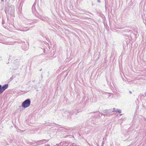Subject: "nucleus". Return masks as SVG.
<instances>
[{"label":"nucleus","mask_w":146,"mask_h":146,"mask_svg":"<svg viewBox=\"0 0 146 146\" xmlns=\"http://www.w3.org/2000/svg\"><path fill=\"white\" fill-rule=\"evenodd\" d=\"M1 85H0V90L1 89Z\"/></svg>","instance_id":"nucleus-6"},{"label":"nucleus","mask_w":146,"mask_h":146,"mask_svg":"<svg viewBox=\"0 0 146 146\" xmlns=\"http://www.w3.org/2000/svg\"><path fill=\"white\" fill-rule=\"evenodd\" d=\"M117 110V111H118V112L119 113H121V110Z\"/></svg>","instance_id":"nucleus-3"},{"label":"nucleus","mask_w":146,"mask_h":146,"mask_svg":"<svg viewBox=\"0 0 146 146\" xmlns=\"http://www.w3.org/2000/svg\"><path fill=\"white\" fill-rule=\"evenodd\" d=\"M44 141V140H42V141H40V142H42V141Z\"/></svg>","instance_id":"nucleus-7"},{"label":"nucleus","mask_w":146,"mask_h":146,"mask_svg":"<svg viewBox=\"0 0 146 146\" xmlns=\"http://www.w3.org/2000/svg\"><path fill=\"white\" fill-rule=\"evenodd\" d=\"M3 91H2L1 89L0 90V94L2 93Z\"/></svg>","instance_id":"nucleus-4"},{"label":"nucleus","mask_w":146,"mask_h":146,"mask_svg":"<svg viewBox=\"0 0 146 146\" xmlns=\"http://www.w3.org/2000/svg\"><path fill=\"white\" fill-rule=\"evenodd\" d=\"M117 111V110L116 111Z\"/></svg>","instance_id":"nucleus-9"},{"label":"nucleus","mask_w":146,"mask_h":146,"mask_svg":"<svg viewBox=\"0 0 146 146\" xmlns=\"http://www.w3.org/2000/svg\"><path fill=\"white\" fill-rule=\"evenodd\" d=\"M129 92L131 93V91H129Z\"/></svg>","instance_id":"nucleus-8"},{"label":"nucleus","mask_w":146,"mask_h":146,"mask_svg":"<svg viewBox=\"0 0 146 146\" xmlns=\"http://www.w3.org/2000/svg\"><path fill=\"white\" fill-rule=\"evenodd\" d=\"M31 103V101L29 99H27L23 102L22 106L25 108H27L30 106Z\"/></svg>","instance_id":"nucleus-1"},{"label":"nucleus","mask_w":146,"mask_h":146,"mask_svg":"<svg viewBox=\"0 0 146 146\" xmlns=\"http://www.w3.org/2000/svg\"><path fill=\"white\" fill-rule=\"evenodd\" d=\"M8 87V85L6 84L3 85L2 87H1V89L3 91H4L5 89L7 88Z\"/></svg>","instance_id":"nucleus-2"},{"label":"nucleus","mask_w":146,"mask_h":146,"mask_svg":"<svg viewBox=\"0 0 146 146\" xmlns=\"http://www.w3.org/2000/svg\"><path fill=\"white\" fill-rule=\"evenodd\" d=\"M98 1L99 2V3H100V0H98Z\"/></svg>","instance_id":"nucleus-5"}]
</instances>
